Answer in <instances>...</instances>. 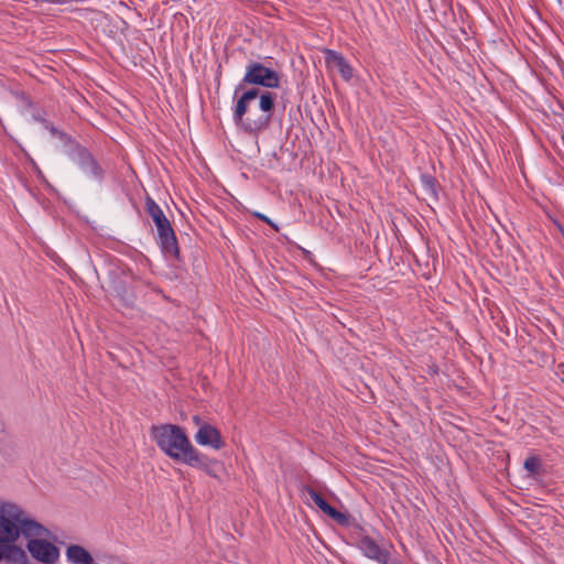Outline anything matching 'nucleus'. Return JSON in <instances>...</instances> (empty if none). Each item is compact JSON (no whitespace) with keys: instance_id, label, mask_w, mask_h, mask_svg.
I'll use <instances>...</instances> for the list:
<instances>
[{"instance_id":"nucleus-1","label":"nucleus","mask_w":564,"mask_h":564,"mask_svg":"<svg viewBox=\"0 0 564 564\" xmlns=\"http://www.w3.org/2000/svg\"><path fill=\"white\" fill-rule=\"evenodd\" d=\"M275 94L252 87L237 100L232 119L243 131L257 134L265 130L272 119Z\"/></svg>"},{"instance_id":"nucleus-2","label":"nucleus","mask_w":564,"mask_h":564,"mask_svg":"<svg viewBox=\"0 0 564 564\" xmlns=\"http://www.w3.org/2000/svg\"><path fill=\"white\" fill-rule=\"evenodd\" d=\"M152 436L158 446L172 459L192 467H204L206 465V455L192 445L185 432L178 425L153 426Z\"/></svg>"},{"instance_id":"nucleus-3","label":"nucleus","mask_w":564,"mask_h":564,"mask_svg":"<svg viewBox=\"0 0 564 564\" xmlns=\"http://www.w3.org/2000/svg\"><path fill=\"white\" fill-rule=\"evenodd\" d=\"M45 527L34 520L21 506L0 502V543L14 545L20 535L44 534Z\"/></svg>"},{"instance_id":"nucleus-4","label":"nucleus","mask_w":564,"mask_h":564,"mask_svg":"<svg viewBox=\"0 0 564 564\" xmlns=\"http://www.w3.org/2000/svg\"><path fill=\"white\" fill-rule=\"evenodd\" d=\"M145 209L155 224L163 252L165 256L177 258L178 246L176 237L162 208L151 197H147Z\"/></svg>"},{"instance_id":"nucleus-5","label":"nucleus","mask_w":564,"mask_h":564,"mask_svg":"<svg viewBox=\"0 0 564 564\" xmlns=\"http://www.w3.org/2000/svg\"><path fill=\"white\" fill-rule=\"evenodd\" d=\"M246 85L262 86L264 88H278L280 86L279 73L258 62H251L246 66V73L235 94Z\"/></svg>"},{"instance_id":"nucleus-6","label":"nucleus","mask_w":564,"mask_h":564,"mask_svg":"<svg viewBox=\"0 0 564 564\" xmlns=\"http://www.w3.org/2000/svg\"><path fill=\"white\" fill-rule=\"evenodd\" d=\"M50 531L46 528L44 534L25 536L28 540L26 549L34 560L53 564L59 557V550L53 543L46 541Z\"/></svg>"},{"instance_id":"nucleus-7","label":"nucleus","mask_w":564,"mask_h":564,"mask_svg":"<svg viewBox=\"0 0 564 564\" xmlns=\"http://www.w3.org/2000/svg\"><path fill=\"white\" fill-rule=\"evenodd\" d=\"M361 552L369 558L381 564H401L389 550L381 547L373 539L364 536L359 541Z\"/></svg>"},{"instance_id":"nucleus-8","label":"nucleus","mask_w":564,"mask_h":564,"mask_svg":"<svg viewBox=\"0 0 564 564\" xmlns=\"http://www.w3.org/2000/svg\"><path fill=\"white\" fill-rule=\"evenodd\" d=\"M194 440L198 445L207 446L216 451L223 448L225 445L220 432L209 423L200 425L194 435Z\"/></svg>"},{"instance_id":"nucleus-9","label":"nucleus","mask_w":564,"mask_h":564,"mask_svg":"<svg viewBox=\"0 0 564 564\" xmlns=\"http://www.w3.org/2000/svg\"><path fill=\"white\" fill-rule=\"evenodd\" d=\"M73 160L86 175L93 178L101 177L100 166L85 148L77 147L73 152Z\"/></svg>"},{"instance_id":"nucleus-10","label":"nucleus","mask_w":564,"mask_h":564,"mask_svg":"<svg viewBox=\"0 0 564 564\" xmlns=\"http://www.w3.org/2000/svg\"><path fill=\"white\" fill-rule=\"evenodd\" d=\"M310 499L329 518L340 525H349V516L333 508L315 489L307 487Z\"/></svg>"},{"instance_id":"nucleus-11","label":"nucleus","mask_w":564,"mask_h":564,"mask_svg":"<svg viewBox=\"0 0 564 564\" xmlns=\"http://www.w3.org/2000/svg\"><path fill=\"white\" fill-rule=\"evenodd\" d=\"M325 63L329 69L338 72L344 80L348 82L351 79L352 67L341 54L327 50L325 52Z\"/></svg>"},{"instance_id":"nucleus-12","label":"nucleus","mask_w":564,"mask_h":564,"mask_svg":"<svg viewBox=\"0 0 564 564\" xmlns=\"http://www.w3.org/2000/svg\"><path fill=\"white\" fill-rule=\"evenodd\" d=\"M0 562L8 564H25L28 555L23 549L18 545L0 543Z\"/></svg>"},{"instance_id":"nucleus-13","label":"nucleus","mask_w":564,"mask_h":564,"mask_svg":"<svg viewBox=\"0 0 564 564\" xmlns=\"http://www.w3.org/2000/svg\"><path fill=\"white\" fill-rule=\"evenodd\" d=\"M530 468H531V487L533 485H539V486L542 485V480L535 476V475L540 474V464L535 457L531 456Z\"/></svg>"},{"instance_id":"nucleus-14","label":"nucleus","mask_w":564,"mask_h":564,"mask_svg":"<svg viewBox=\"0 0 564 564\" xmlns=\"http://www.w3.org/2000/svg\"><path fill=\"white\" fill-rule=\"evenodd\" d=\"M253 215L261 219L262 221L267 223L268 225H270L275 231H279V227L276 224H274L269 217H267L264 214L262 213H259V212H254Z\"/></svg>"},{"instance_id":"nucleus-15","label":"nucleus","mask_w":564,"mask_h":564,"mask_svg":"<svg viewBox=\"0 0 564 564\" xmlns=\"http://www.w3.org/2000/svg\"><path fill=\"white\" fill-rule=\"evenodd\" d=\"M193 422L198 429L205 423L198 415L193 416Z\"/></svg>"},{"instance_id":"nucleus-16","label":"nucleus","mask_w":564,"mask_h":564,"mask_svg":"<svg viewBox=\"0 0 564 564\" xmlns=\"http://www.w3.org/2000/svg\"><path fill=\"white\" fill-rule=\"evenodd\" d=\"M529 466H530L529 457H527V458L523 460V467H524V469L529 470Z\"/></svg>"},{"instance_id":"nucleus-17","label":"nucleus","mask_w":564,"mask_h":564,"mask_svg":"<svg viewBox=\"0 0 564 564\" xmlns=\"http://www.w3.org/2000/svg\"><path fill=\"white\" fill-rule=\"evenodd\" d=\"M207 462H208V458L206 457V465H205L204 467H202V468H203V469H205L209 475H213V474H212V470H209V469H208V464H207Z\"/></svg>"},{"instance_id":"nucleus-18","label":"nucleus","mask_w":564,"mask_h":564,"mask_svg":"<svg viewBox=\"0 0 564 564\" xmlns=\"http://www.w3.org/2000/svg\"><path fill=\"white\" fill-rule=\"evenodd\" d=\"M54 564V563H53Z\"/></svg>"}]
</instances>
